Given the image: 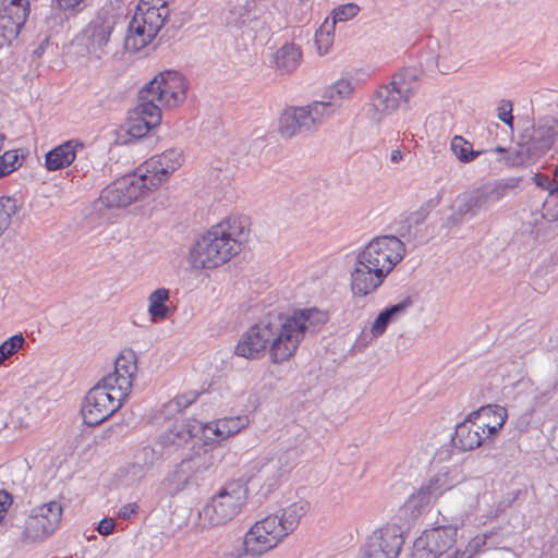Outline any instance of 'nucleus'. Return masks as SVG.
I'll list each match as a JSON object with an SVG mask.
<instances>
[{"label": "nucleus", "instance_id": "1", "mask_svg": "<svg viewBox=\"0 0 558 558\" xmlns=\"http://www.w3.org/2000/svg\"><path fill=\"white\" fill-rule=\"evenodd\" d=\"M284 333L287 332L282 323V313L271 312L242 335L234 352L239 356L255 360L264 355L269 348L270 361L280 364L293 356V354L286 356L279 354L278 345L283 349L286 344Z\"/></svg>", "mask_w": 558, "mask_h": 558}, {"label": "nucleus", "instance_id": "2", "mask_svg": "<svg viewBox=\"0 0 558 558\" xmlns=\"http://www.w3.org/2000/svg\"><path fill=\"white\" fill-rule=\"evenodd\" d=\"M173 0H140L129 24L124 47L137 52L153 43L170 16Z\"/></svg>", "mask_w": 558, "mask_h": 558}, {"label": "nucleus", "instance_id": "3", "mask_svg": "<svg viewBox=\"0 0 558 558\" xmlns=\"http://www.w3.org/2000/svg\"><path fill=\"white\" fill-rule=\"evenodd\" d=\"M337 107L331 101H312L306 106H289L279 118L278 132L281 137H306L319 130L324 121L335 114Z\"/></svg>", "mask_w": 558, "mask_h": 558}, {"label": "nucleus", "instance_id": "4", "mask_svg": "<svg viewBox=\"0 0 558 558\" xmlns=\"http://www.w3.org/2000/svg\"><path fill=\"white\" fill-rule=\"evenodd\" d=\"M300 450L295 447L277 452L254 466L245 485L257 488V494L267 498L289 478L290 473L299 463Z\"/></svg>", "mask_w": 558, "mask_h": 558}, {"label": "nucleus", "instance_id": "5", "mask_svg": "<svg viewBox=\"0 0 558 558\" xmlns=\"http://www.w3.org/2000/svg\"><path fill=\"white\" fill-rule=\"evenodd\" d=\"M240 252L239 245L228 239L221 227H211L192 245L189 263L195 269H215Z\"/></svg>", "mask_w": 558, "mask_h": 558}, {"label": "nucleus", "instance_id": "6", "mask_svg": "<svg viewBox=\"0 0 558 558\" xmlns=\"http://www.w3.org/2000/svg\"><path fill=\"white\" fill-rule=\"evenodd\" d=\"M248 487L241 481L226 483L199 513L208 526H218L233 520L246 504Z\"/></svg>", "mask_w": 558, "mask_h": 558}, {"label": "nucleus", "instance_id": "7", "mask_svg": "<svg viewBox=\"0 0 558 558\" xmlns=\"http://www.w3.org/2000/svg\"><path fill=\"white\" fill-rule=\"evenodd\" d=\"M126 392L120 391L113 386L98 381L85 396L81 414L87 426H98L111 417L123 404Z\"/></svg>", "mask_w": 558, "mask_h": 558}, {"label": "nucleus", "instance_id": "8", "mask_svg": "<svg viewBox=\"0 0 558 558\" xmlns=\"http://www.w3.org/2000/svg\"><path fill=\"white\" fill-rule=\"evenodd\" d=\"M558 146V120L539 121L526 141L520 142L513 155L508 158L511 166H522L546 154L551 146Z\"/></svg>", "mask_w": 558, "mask_h": 558}, {"label": "nucleus", "instance_id": "9", "mask_svg": "<svg viewBox=\"0 0 558 558\" xmlns=\"http://www.w3.org/2000/svg\"><path fill=\"white\" fill-rule=\"evenodd\" d=\"M405 254V245L396 235H383L373 239L357 254L356 260L383 270L386 277L399 264Z\"/></svg>", "mask_w": 558, "mask_h": 558}, {"label": "nucleus", "instance_id": "10", "mask_svg": "<svg viewBox=\"0 0 558 558\" xmlns=\"http://www.w3.org/2000/svg\"><path fill=\"white\" fill-rule=\"evenodd\" d=\"M417 76L414 72H395L389 85L381 86L373 98V116L376 121L383 114H389L398 109L400 101H407L417 86Z\"/></svg>", "mask_w": 558, "mask_h": 558}, {"label": "nucleus", "instance_id": "11", "mask_svg": "<svg viewBox=\"0 0 558 558\" xmlns=\"http://www.w3.org/2000/svg\"><path fill=\"white\" fill-rule=\"evenodd\" d=\"M148 179L147 173L123 175L101 191L99 202L107 208L126 207L155 189Z\"/></svg>", "mask_w": 558, "mask_h": 558}, {"label": "nucleus", "instance_id": "12", "mask_svg": "<svg viewBox=\"0 0 558 558\" xmlns=\"http://www.w3.org/2000/svg\"><path fill=\"white\" fill-rule=\"evenodd\" d=\"M327 319L326 313L315 307L295 311L292 315L282 314V323L287 332L283 335L286 344L282 353H284V356L288 354L294 355L305 335L317 331L327 323ZM278 348L281 351L280 345ZM279 354L281 355V352Z\"/></svg>", "mask_w": 558, "mask_h": 558}, {"label": "nucleus", "instance_id": "13", "mask_svg": "<svg viewBox=\"0 0 558 558\" xmlns=\"http://www.w3.org/2000/svg\"><path fill=\"white\" fill-rule=\"evenodd\" d=\"M518 185L517 179L507 182L494 181L483 184L465 193L458 206V215L474 217L481 210H487L495 203L501 201Z\"/></svg>", "mask_w": 558, "mask_h": 558}, {"label": "nucleus", "instance_id": "14", "mask_svg": "<svg viewBox=\"0 0 558 558\" xmlns=\"http://www.w3.org/2000/svg\"><path fill=\"white\" fill-rule=\"evenodd\" d=\"M63 509L52 500L34 507L25 523L24 536L33 542L51 536L60 526Z\"/></svg>", "mask_w": 558, "mask_h": 558}, {"label": "nucleus", "instance_id": "15", "mask_svg": "<svg viewBox=\"0 0 558 558\" xmlns=\"http://www.w3.org/2000/svg\"><path fill=\"white\" fill-rule=\"evenodd\" d=\"M404 544L401 527L386 525L375 530L360 549V558H398Z\"/></svg>", "mask_w": 558, "mask_h": 558}, {"label": "nucleus", "instance_id": "16", "mask_svg": "<svg viewBox=\"0 0 558 558\" xmlns=\"http://www.w3.org/2000/svg\"><path fill=\"white\" fill-rule=\"evenodd\" d=\"M457 527L441 525L426 530L413 544L412 558H438L457 542Z\"/></svg>", "mask_w": 558, "mask_h": 558}, {"label": "nucleus", "instance_id": "17", "mask_svg": "<svg viewBox=\"0 0 558 558\" xmlns=\"http://www.w3.org/2000/svg\"><path fill=\"white\" fill-rule=\"evenodd\" d=\"M274 9L275 7L266 1L247 0L242 7L233 11L238 16H230L229 23L235 26L250 23L254 32L262 37H266L274 21Z\"/></svg>", "mask_w": 558, "mask_h": 558}, {"label": "nucleus", "instance_id": "18", "mask_svg": "<svg viewBox=\"0 0 558 558\" xmlns=\"http://www.w3.org/2000/svg\"><path fill=\"white\" fill-rule=\"evenodd\" d=\"M276 529L275 519L257 521L245 534L243 544L253 558L260 557L283 541Z\"/></svg>", "mask_w": 558, "mask_h": 558}, {"label": "nucleus", "instance_id": "19", "mask_svg": "<svg viewBox=\"0 0 558 558\" xmlns=\"http://www.w3.org/2000/svg\"><path fill=\"white\" fill-rule=\"evenodd\" d=\"M28 13V0L2 1L0 8V49L17 37Z\"/></svg>", "mask_w": 558, "mask_h": 558}, {"label": "nucleus", "instance_id": "20", "mask_svg": "<svg viewBox=\"0 0 558 558\" xmlns=\"http://www.w3.org/2000/svg\"><path fill=\"white\" fill-rule=\"evenodd\" d=\"M114 16L117 15L111 9L102 8L84 29L88 47L93 51H104L116 24Z\"/></svg>", "mask_w": 558, "mask_h": 558}, {"label": "nucleus", "instance_id": "21", "mask_svg": "<svg viewBox=\"0 0 558 558\" xmlns=\"http://www.w3.org/2000/svg\"><path fill=\"white\" fill-rule=\"evenodd\" d=\"M137 372L136 354L133 350H123L116 360L114 372L104 377V383L126 392L129 396Z\"/></svg>", "mask_w": 558, "mask_h": 558}, {"label": "nucleus", "instance_id": "22", "mask_svg": "<svg viewBox=\"0 0 558 558\" xmlns=\"http://www.w3.org/2000/svg\"><path fill=\"white\" fill-rule=\"evenodd\" d=\"M386 278L383 270L355 260L354 268L351 271V291L354 296L364 298L375 292Z\"/></svg>", "mask_w": 558, "mask_h": 558}, {"label": "nucleus", "instance_id": "23", "mask_svg": "<svg viewBox=\"0 0 558 558\" xmlns=\"http://www.w3.org/2000/svg\"><path fill=\"white\" fill-rule=\"evenodd\" d=\"M446 473H438L424 483L416 493L412 494L405 506L412 512H421L423 508L430 504L433 499L438 498L444 492L451 488Z\"/></svg>", "mask_w": 558, "mask_h": 558}, {"label": "nucleus", "instance_id": "24", "mask_svg": "<svg viewBox=\"0 0 558 558\" xmlns=\"http://www.w3.org/2000/svg\"><path fill=\"white\" fill-rule=\"evenodd\" d=\"M205 428H207V426H203L201 422L194 418L175 421L171 427L159 436L158 442L166 448H180L189 444V441L195 438L197 434Z\"/></svg>", "mask_w": 558, "mask_h": 558}, {"label": "nucleus", "instance_id": "25", "mask_svg": "<svg viewBox=\"0 0 558 558\" xmlns=\"http://www.w3.org/2000/svg\"><path fill=\"white\" fill-rule=\"evenodd\" d=\"M182 151L179 149H168L157 159H151L147 165L149 168L146 173L149 175V184L157 189L169 175L181 166Z\"/></svg>", "mask_w": 558, "mask_h": 558}, {"label": "nucleus", "instance_id": "26", "mask_svg": "<svg viewBox=\"0 0 558 558\" xmlns=\"http://www.w3.org/2000/svg\"><path fill=\"white\" fill-rule=\"evenodd\" d=\"M476 417H470V414L463 422L456 426L451 442L454 448L462 451L473 450L480 447L484 439V427L478 426Z\"/></svg>", "mask_w": 558, "mask_h": 558}, {"label": "nucleus", "instance_id": "27", "mask_svg": "<svg viewBox=\"0 0 558 558\" xmlns=\"http://www.w3.org/2000/svg\"><path fill=\"white\" fill-rule=\"evenodd\" d=\"M85 150L80 140H70L46 154L45 166L49 171H57L70 166Z\"/></svg>", "mask_w": 558, "mask_h": 558}, {"label": "nucleus", "instance_id": "28", "mask_svg": "<svg viewBox=\"0 0 558 558\" xmlns=\"http://www.w3.org/2000/svg\"><path fill=\"white\" fill-rule=\"evenodd\" d=\"M308 510L310 504L305 500H300L282 509L281 515L270 514L267 518L275 519L276 529L286 538L299 526L301 519Z\"/></svg>", "mask_w": 558, "mask_h": 558}, {"label": "nucleus", "instance_id": "29", "mask_svg": "<svg viewBox=\"0 0 558 558\" xmlns=\"http://www.w3.org/2000/svg\"><path fill=\"white\" fill-rule=\"evenodd\" d=\"M412 305L413 299L411 296H407L399 303L392 304L383 310L372 325L371 332L373 338H379L383 336L389 324L402 316Z\"/></svg>", "mask_w": 558, "mask_h": 558}, {"label": "nucleus", "instance_id": "30", "mask_svg": "<svg viewBox=\"0 0 558 558\" xmlns=\"http://www.w3.org/2000/svg\"><path fill=\"white\" fill-rule=\"evenodd\" d=\"M178 74L167 76L163 92L158 94V102L168 107H175L186 98V84L184 78Z\"/></svg>", "mask_w": 558, "mask_h": 558}, {"label": "nucleus", "instance_id": "31", "mask_svg": "<svg viewBox=\"0 0 558 558\" xmlns=\"http://www.w3.org/2000/svg\"><path fill=\"white\" fill-rule=\"evenodd\" d=\"M490 416L494 418V422L477 423L478 426L484 427V435L487 429V435L485 437L494 436L501 429L508 416L507 410L497 404H489L470 413V417H476L477 420L489 418Z\"/></svg>", "mask_w": 558, "mask_h": 558}, {"label": "nucleus", "instance_id": "32", "mask_svg": "<svg viewBox=\"0 0 558 558\" xmlns=\"http://www.w3.org/2000/svg\"><path fill=\"white\" fill-rule=\"evenodd\" d=\"M427 214L425 208L417 209L397 222V236L407 241H417L420 235L418 227L425 222Z\"/></svg>", "mask_w": 558, "mask_h": 558}, {"label": "nucleus", "instance_id": "33", "mask_svg": "<svg viewBox=\"0 0 558 558\" xmlns=\"http://www.w3.org/2000/svg\"><path fill=\"white\" fill-rule=\"evenodd\" d=\"M170 291L166 288H159L153 291L148 296V313L154 323L165 320L170 308L167 305L169 301Z\"/></svg>", "mask_w": 558, "mask_h": 558}, {"label": "nucleus", "instance_id": "34", "mask_svg": "<svg viewBox=\"0 0 558 558\" xmlns=\"http://www.w3.org/2000/svg\"><path fill=\"white\" fill-rule=\"evenodd\" d=\"M187 464L191 466L192 475L195 481L202 478L205 473L211 471L217 463V457L213 450L203 449L202 452H196L193 456L185 458Z\"/></svg>", "mask_w": 558, "mask_h": 558}, {"label": "nucleus", "instance_id": "35", "mask_svg": "<svg viewBox=\"0 0 558 558\" xmlns=\"http://www.w3.org/2000/svg\"><path fill=\"white\" fill-rule=\"evenodd\" d=\"M275 58L279 69H295L301 64L302 50L295 44H286L278 50Z\"/></svg>", "mask_w": 558, "mask_h": 558}, {"label": "nucleus", "instance_id": "36", "mask_svg": "<svg viewBox=\"0 0 558 558\" xmlns=\"http://www.w3.org/2000/svg\"><path fill=\"white\" fill-rule=\"evenodd\" d=\"M179 72H159L150 82L145 84L138 92V101L158 102L159 92H163L167 76Z\"/></svg>", "mask_w": 558, "mask_h": 558}, {"label": "nucleus", "instance_id": "37", "mask_svg": "<svg viewBox=\"0 0 558 558\" xmlns=\"http://www.w3.org/2000/svg\"><path fill=\"white\" fill-rule=\"evenodd\" d=\"M336 26L327 17L315 33V44L320 56L327 54L335 40Z\"/></svg>", "mask_w": 558, "mask_h": 558}, {"label": "nucleus", "instance_id": "38", "mask_svg": "<svg viewBox=\"0 0 558 558\" xmlns=\"http://www.w3.org/2000/svg\"><path fill=\"white\" fill-rule=\"evenodd\" d=\"M138 118L147 122V125L157 128L161 122V109L156 102L138 101V105L132 111Z\"/></svg>", "mask_w": 558, "mask_h": 558}, {"label": "nucleus", "instance_id": "39", "mask_svg": "<svg viewBox=\"0 0 558 558\" xmlns=\"http://www.w3.org/2000/svg\"><path fill=\"white\" fill-rule=\"evenodd\" d=\"M143 119L144 118H138L131 112L126 122V138H124V143L141 140L154 130V128L147 125V122Z\"/></svg>", "mask_w": 558, "mask_h": 558}, {"label": "nucleus", "instance_id": "40", "mask_svg": "<svg viewBox=\"0 0 558 558\" xmlns=\"http://www.w3.org/2000/svg\"><path fill=\"white\" fill-rule=\"evenodd\" d=\"M451 149L462 162H471L483 153L482 150H474L472 144L459 135L452 138Z\"/></svg>", "mask_w": 558, "mask_h": 558}, {"label": "nucleus", "instance_id": "41", "mask_svg": "<svg viewBox=\"0 0 558 558\" xmlns=\"http://www.w3.org/2000/svg\"><path fill=\"white\" fill-rule=\"evenodd\" d=\"M215 227H221L228 239H232L241 248L242 241L245 239V227L239 218H228Z\"/></svg>", "mask_w": 558, "mask_h": 558}, {"label": "nucleus", "instance_id": "42", "mask_svg": "<svg viewBox=\"0 0 558 558\" xmlns=\"http://www.w3.org/2000/svg\"><path fill=\"white\" fill-rule=\"evenodd\" d=\"M244 426V418L230 417L218 420L214 434L222 439L235 435Z\"/></svg>", "mask_w": 558, "mask_h": 558}, {"label": "nucleus", "instance_id": "43", "mask_svg": "<svg viewBox=\"0 0 558 558\" xmlns=\"http://www.w3.org/2000/svg\"><path fill=\"white\" fill-rule=\"evenodd\" d=\"M360 11L361 7L354 2L338 5L331 11L330 23L336 26L337 23L350 21L354 19L360 13Z\"/></svg>", "mask_w": 558, "mask_h": 558}, {"label": "nucleus", "instance_id": "44", "mask_svg": "<svg viewBox=\"0 0 558 558\" xmlns=\"http://www.w3.org/2000/svg\"><path fill=\"white\" fill-rule=\"evenodd\" d=\"M194 480L191 471V466L187 464L185 458L177 465L175 470L171 474V483L175 486L177 490L183 489L187 484Z\"/></svg>", "mask_w": 558, "mask_h": 558}, {"label": "nucleus", "instance_id": "45", "mask_svg": "<svg viewBox=\"0 0 558 558\" xmlns=\"http://www.w3.org/2000/svg\"><path fill=\"white\" fill-rule=\"evenodd\" d=\"M25 344V338L22 333H16L0 344V365L5 360L19 352Z\"/></svg>", "mask_w": 558, "mask_h": 558}, {"label": "nucleus", "instance_id": "46", "mask_svg": "<svg viewBox=\"0 0 558 558\" xmlns=\"http://www.w3.org/2000/svg\"><path fill=\"white\" fill-rule=\"evenodd\" d=\"M17 211L16 199L9 196L0 197V228L5 231L12 220V216Z\"/></svg>", "mask_w": 558, "mask_h": 558}, {"label": "nucleus", "instance_id": "47", "mask_svg": "<svg viewBox=\"0 0 558 558\" xmlns=\"http://www.w3.org/2000/svg\"><path fill=\"white\" fill-rule=\"evenodd\" d=\"M146 469L134 461L119 470V476L125 485H134L138 483L146 474Z\"/></svg>", "mask_w": 558, "mask_h": 558}, {"label": "nucleus", "instance_id": "48", "mask_svg": "<svg viewBox=\"0 0 558 558\" xmlns=\"http://www.w3.org/2000/svg\"><path fill=\"white\" fill-rule=\"evenodd\" d=\"M16 150H8L0 156V179L9 175L21 167Z\"/></svg>", "mask_w": 558, "mask_h": 558}, {"label": "nucleus", "instance_id": "49", "mask_svg": "<svg viewBox=\"0 0 558 558\" xmlns=\"http://www.w3.org/2000/svg\"><path fill=\"white\" fill-rule=\"evenodd\" d=\"M160 452L154 447L145 446L135 454V461L148 470L159 459Z\"/></svg>", "mask_w": 558, "mask_h": 558}, {"label": "nucleus", "instance_id": "50", "mask_svg": "<svg viewBox=\"0 0 558 558\" xmlns=\"http://www.w3.org/2000/svg\"><path fill=\"white\" fill-rule=\"evenodd\" d=\"M353 90L352 84L349 81L339 80L328 88L329 98L343 99L351 95Z\"/></svg>", "mask_w": 558, "mask_h": 558}, {"label": "nucleus", "instance_id": "51", "mask_svg": "<svg viewBox=\"0 0 558 558\" xmlns=\"http://www.w3.org/2000/svg\"><path fill=\"white\" fill-rule=\"evenodd\" d=\"M497 116L500 121L513 130L514 117L512 114V102L510 100H501L497 107Z\"/></svg>", "mask_w": 558, "mask_h": 558}, {"label": "nucleus", "instance_id": "52", "mask_svg": "<svg viewBox=\"0 0 558 558\" xmlns=\"http://www.w3.org/2000/svg\"><path fill=\"white\" fill-rule=\"evenodd\" d=\"M202 392L198 391H189L186 393L180 395L174 399L177 407L182 410L190 407L194 403L199 397Z\"/></svg>", "mask_w": 558, "mask_h": 558}, {"label": "nucleus", "instance_id": "53", "mask_svg": "<svg viewBox=\"0 0 558 558\" xmlns=\"http://www.w3.org/2000/svg\"><path fill=\"white\" fill-rule=\"evenodd\" d=\"M252 557L248 551H246V547L243 543H241L238 546H234L230 549H226V551L222 553L220 558H250Z\"/></svg>", "mask_w": 558, "mask_h": 558}, {"label": "nucleus", "instance_id": "54", "mask_svg": "<svg viewBox=\"0 0 558 558\" xmlns=\"http://www.w3.org/2000/svg\"><path fill=\"white\" fill-rule=\"evenodd\" d=\"M12 502H13L12 495L4 489H0V524L4 520L5 514L9 510V508L11 507Z\"/></svg>", "mask_w": 558, "mask_h": 558}, {"label": "nucleus", "instance_id": "55", "mask_svg": "<svg viewBox=\"0 0 558 558\" xmlns=\"http://www.w3.org/2000/svg\"><path fill=\"white\" fill-rule=\"evenodd\" d=\"M116 523L114 520L111 518H105L99 521L97 525V532L102 536L110 535L114 530Z\"/></svg>", "mask_w": 558, "mask_h": 558}, {"label": "nucleus", "instance_id": "56", "mask_svg": "<svg viewBox=\"0 0 558 558\" xmlns=\"http://www.w3.org/2000/svg\"><path fill=\"white\" fill-rule=\"evenodd\" d=\"M532 180L536 186L541 187L544 191H547L550 194L551 183L550 178L548 175L544 173H535Z\"/></svg>", "mask_w": 558, "mask_h": 558}, {"label": "nucleus", "instance_id": "57", "mask_svg": "<svg viewBox=\"0 0 558 558\" xmlns=\"http://www.w3.org/2000/svg\"><path fill=\"white\" fill-rule=\"evenodd\" d=\"M138 511L137 504H126L122 506L118 512V517L123 520H129L133 514Z\"/></svg>", "mask_w": 558, "mask_h": 558}, {"label": "nucleus", "instance_id": "58", "mask_svg": "<svg viewBox=\"0 0 558 558\" xmlns=\"http://www.w3.org/2000/svg\"><path fill=\"white\" fill-rule=\"evenodd\" d=\"M85 0H58V5L64 11L76 10Z\"/></svg>", "mask_w": 558, "mask_h": 558}, {"label": "nucleus", "instance_id": "59", "mask_svg": "<svg viewBox=\"0 0 558 558\" xmlns=\"http://www.w3.org/2000/svg\"><path fill=\"white\" fill-rule=\"evenodd\" d=\"M441 201V196L437 195L435 198H430L427 202H425L418 209L426 210L427 216L429 215V211L433 207L437 206Z\"/></svg>", "mask_w": 558, "mask_h": 558}, {"label": "nucleus", "instance_id": "60", "mask_svg": "<svg viewBox=\"0 0 558 558\" xmlns=\"http://www.w3.org/2000/svg\"><path fill=\"white\" fill-rule=\"evenodd\" d=\"M550 196L558 195V165L555 167L553 178H550Z\"/></svg>", "mask_w": 558, "mask_h": 558}, {"label": "nucleus", "instance_id": "61", "mask_svg": "<svg viewBox=\"0 0 558 558\" xmlns=\"http://www.w3.org/2000/svg\"><path fill=\"white\" fill-rule=\"evenodd\" d=\"M48 45H49V40H48V38H45L38 45V47L36 49H34V51H33V60L40 58L44 54V52H45L46 48L48 47Z\"/></svg>", "mask_w": 558, "mask_h": 558}, {"label": "nucleus", "instance_id": "62", "mask_svg": "<svg viewBox=\"0 0 558 558\" xmlns=\"http://www.w3.org/2000/svg\"><path fill=\"white\" fill-rule=\"evenodd\" d=\"M464 216L458 215V210L447 219L446 226L453 227L462 222Z\"/></svg>", "mask_w": 558, "mask_h": 558}, {"label": "nucleus", "instance_id": "63", "mask_svg": "<svg viewBox=\"0 0 558 558\" xmlns=\"http://www.w3.org/2000/svg\"><path fill=\"white\" fill-rule=\"evenodd\" d=\"M122 428H123V426L121 424L111 425L110 427H108L107 429L104 430L102 437L108 438V437H110V435L113 432H116V429H122Z\"/></svg>", "mask_w": 558, "mask_h": 558}, {"label": "nucleus", "instance_id": "64", "mask_svg": "<svg viewBox=\"0 0 558 558\" xmlns=\"http://www.w3.org/2000/svg\"><path fill=\"white\" fill-rule=\"evenodd\" d=\"M390 159L395 163L399 162L402 160V153L399 149L392 150Z\"/></svg>", "mask_w": 558, "mask_h": 558}]
</instances>
